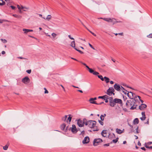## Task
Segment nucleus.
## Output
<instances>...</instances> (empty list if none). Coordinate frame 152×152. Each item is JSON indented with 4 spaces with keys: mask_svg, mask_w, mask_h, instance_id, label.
<instances>
[{
    "mask_svg": "<svg viewBox=\"0 0 152 152\" xmlns=\"http://www.w3.org/2000/svg\"><path fill=\"white\" fill-rule=\"evenodd\" d=\"M96 124V122L94 121L89 120L88 121H86L85 125L88 126L90 128H92L95 126Z\"/></svg>",
    "mask_w": 152,
    "mask_h": 152,
    "instance_id": "obj_1",
    "label": "nucleus"
},
{
    "mask_svg": "<svg viewBox=\"0 0 152 152\" xmlns=\"http://www.w3.org/2000/svg\"><path fill=\"white\" fill-rule=\"evenodd\" d=\"M132 96V99H134V100H132V101L130 103L131 105H132V107H131L130 109L132 110H134L136 108V107L134 106V105L133 104L135 103V102H136L137 96L134 94L133 93Z\"/></svg>",
    "mask_w": 152,
    "mask_h": 152,
    "instance_id": "obj_2",
    "label": "nucleus"
},
{
    "mask_svg": "<svg viewBox=\"0 0 152 152\" xmlns=\"http://www.w3.org/2000/svg\"><path fill=\"white\" fill-rule=\"evenodd\" d=\"M86 121V119H84L83 120L79 119L77 120V124L78 126L80 127H82L84 126V124H85V123Z\"/></svg>",
    "mask_w": 152,
    "mask_h": 152,
    "instance_id": "obj_3",
    "label": "nucleus"
},
{
    "mask_svg": "<svg viewBox=\"0 0 152 152\" xmlns=\"http://www.w3.org/2000/svg\"><path fill=\"white\" fill-rule=\"evenodd\" d=\"M102 140L100 138L95 139L93 142V145L94 146L97 145L100 142H102Z\"/></svg>",
    "mask_w": 152,
    "mask_h": 152,
    "instance_id": "obj_4",
    "label": "nucleus"
},
{
    "mask_svg": "<svg viewBox=\"0 0 152 152\" xmlns=\"http://www.w3.org/2000/svg\"><path fill=\"white\" fill-rule=\"evenodd\" d=\"M30 80L28 77L26 76L22 79V81L25 84H27L30 82Z\"/></svg>",
    "mask_w": 152,
    "mask_h": 152,
    "instance_id": "obj_5",
    "label": "nucleus"
},
{
    "mask_svg": "<svg viewBox=\"0 0 152 152\" xmlns=\"http://www.w3.org/2000/svg\"><path fill=\"white\" fill-rule=\"evenodd\" d=\"M69 130H71L72 132L74 134L76 133L77 132V128L75 125L74 124L72 125V127H70Z\"/></svg>",
    "mask_w": 152,
    "mask_h": 152,
    "instance_id": "obj_6",
    "label": "nucleus"
},
{
    "mask_svg": "<svg viewBox=\"0 0 152 152\" xmlns=\"http://www.w3.org/2000/svg\"><path fill=\"white\" fill-rule=\"evenodd\" d=\"M104 20L108 22H113H113L114 20H116V19L113 18H104Z\"/></svg>",
    "mask_w": 152,
    "mask_h": 152,
    "instance_id": "obj_7",
    "label": "nucleus"
},
{
    "mask_svg": "<svg viewBox=\"0 0 152 152\" xmlns=\"http://www.w3.org/2000/svg\"><path fill=\"white\" fill-rule=\"evenodd\" d=\"M114 89L116 91H121V87L120 85L117 83L115 84L114 86Z\"/></svg>",
    "mask_w": 152,
    "mask_h": 152,
    "instance_id": "obj_8",
    "label": "nucleus"
},
{
    "mask_svg": "<svg viewBox=\"0 0 152 152\" xmlns=\"http://www.w3.org/2000/svg\"><path fill=\"white\" fill-rule=\"evenodd\" d=\"M89 142V138L88 137H85L83 141H82V143L84 144H87Z\"/></svg>",
    "mask_w": 152,
    "mask_h": 152,
    "instance_id": "obj_9",
    "label": "nucleus"
},
{
    "mask_svg": "<svg viewBox=\"0 0 152 152\" xmlns=\"http://www.w3.org/2000/svg\"><path fill=\"white\" fill-rule=\"evenodd\" d=\"M21 9H22L23 11L24 12L28 11L30 9V8L29 7L23 6V5H21Z\"/></svg>",
    "mask_w": 152,
    "mask_h": 152,
    "instance_id": "obj_10",
    "label": "nucleus"
},
{
    "mask_svg": "<svg viewBox=\"0 0 152 152\" xmlns=\"http://www.w3.org/2000/svg\"><path fill=\"white\" fill-rule=\"evenodd\" d=\"M147 107V105L144 104H142L139 106V109L141 110H143L144 109Z\"/></svg>",
    "mask_w": 152,
    "mask_h": 152,
    "instance_id": "obj_11",
    "label": "nucleus"
},
{
    "mask_svg": "<svg viewBox=\"0 0 152 152\" xmlns=\"http://www.w3.org/2000/svg\"><path fill=\"white\" fill-rule=\"evenodd\" d=\"M115 102L116 103H118V104H122V101L121 99L115 98L114 99Z\"/></svg>",
    "mask_w": 152,
    "mask_h": 152,
    "instance_id": "obj_12",
    "label": "nucleus"
},
{
    "mask_svg": "<svg viewBox=\"0 0 152 152\" xmlns=\"http://www.w3.org/2000/svg\"><path fill=\"white\" fill-rule=\"evenodd\" d=\"M124 129H123V130H121L120 129L117 128L116 129V132L118 134H121L122 133L124 132Z\"/></svg>",
    "mask_w": 152,
    "mask_h": 152,
    "instance_id": "obj_13",
    "label": "nucleus"
},
{
    "mask_svg": "<svg viewBox=\"0 0 152 152\" xmlns=\"http://www.w3.org/2000/svg\"><path fill=\"white\" fill-rule=\"evenodd\" d=\"M116 104V103L115 102L114 100V99L113 100V101H111V100H110V105L111 107H114L115 104Z\"/></svg>",
    "mask_w": 152,
    "mask_h": 152,
    "instance_id": "obj_14",
    "label": "nucleus"
},
{
    "mask_svg": "<svg viewBox=\"0 0 152 152\" xmlns=\"http://www.w3.org/2000/svg\"><path fill=\"white\" fill-rule=\"evenodd\" d=\"M70 46L73 48L75 49V43L74 40L72 41L70 44Z\"/></svg>",
    "mask_w": 152,
    "mask_h": 152,
    "instance_id": "obj_15",
    "label": "nucleus"
},
{
    "mask_svg": "<svg viewBox=\"0 0 152 152\" xmlns=\"http://www.w3.org/2000/svg\"><path fill=\"white\" fill-rule=\"evenodd\" d=\"M101 135L103 137L106 136L107 132L106 130H103L101 132Z\"/></svg>",
    "mask_w": 152,
    "mask_h": 152,
    "instance_id": "obj_16",
    "label": "nucleus"
},
{
    "mask_svg": "<svg viewBox=\"0 0 152 152\" xmlns=\"http://www.w3.org/2000/svg\"><path fill=\"white\" fill-rule=\"evenodd\" d=\"M52 16L51 15H48L47 16L46 18L43 17V18L45 20H47L49 21V20L51 19Z\"/></svg>",
    "mask_w": 152,
    "mask_h": 152,
    "instance_id": "obj_17",
    "label": "nucleus"
},
{
    "mask_svg": "<svg viewBox=\"0 0 152 152\" xmlns=\"http://www.w3.org/2000/svg\"><path fill=\"white\" fill-rule=\"evenodd\" d=\"M139 120L137 118H135L133 121V124H137L139 123Z\"/></svg>",
    "mask_w": 152,
    "mask_h": 152,
    "instance_id": "obj_18",
    "label": "nucleus"
},
{
    "mask_svg": "<svg viewBox=\"0 0 152 152\" xmlns=\"http://www.w3.org/2000/svg\"><path fill=\"white\" fill-rule=\"evenodd\" d=\"M127 95L128 96V97L131 99H132V92H129L127 93Z\"/></svg>",
    "mask_w": 152,
    "mask_h": 152,
    "instance_id": "obj_19",
    "label": "nucleus"
},
{
    "mask_svg": "<svg viewBox=\"0 0 152 152\" xmlns=\"http://www.w3.org/2000/svg\"><path fill=\"white\" fill-rule=\"evenodd\" d=\"M51 35L52 36V40H55V39L57 35V34L54 33H53L51 34Z\"/></svg>",
    "mask_w": 152,
    "mask_h": 152,
    "instance_id": "obj_20",
    "label": "nucleus"
},
{
    "mask_svg": "<svg viewBox=\"0 0 152 152\" xmlns=\"http://www.w3.org/2000/svg\"><path fill=\"white\" fill-rule=\"evenodd\" d=\"M12 15L14 17L18 19H21L22 17V16L21 15H18L16 14H13Z\"/></svg>",
    "mask_w": 152,
    "mask_h": 152,
    "instance_id": "obj_21",
    "label": "nucleus"
},
{
    "mask_svg": "<svg viewBox=\"0 0 152 152\" xmlns=\"http://www.w3.org/2000/svg\"><path fill=\"white\" fill-rule=\"evenodd\" d=\"M107 95L109 96H111L112 95V94H113V95H114L115 94L114 93H113L110 91V90H108V89L107 91Z\"/></svg>",
    "mask_w": 152,
    "mask_h": 152,
    "instance_id": "obj_22",
    "label": "nucleus"
},
{
    "mask_svg": "<svg viewBox=\"0 0 152 152\" xmlns=\"http://www.w3.org/2000/svg\"><path fill=\"white\" fill-rule=\"evenodd\" d=\"M65 127L66 125L64 124H63L61 125L60 128L62 130H64Z\"/></svg>",
    "mask_w": 152,
    "mask_h": 152,
    "instance_id": "obj_23",
    "label": "nucleus"
},
{
    "mask_svg": "<svg viewBox=\"0 0 152 152\" xmlns=\"http://www.w3.org/2000/svg\"><path fill=\"white\" fill-rule=\"evenodd\" d=\"M104 79L106 83H107L110 82V79L109 78L106 77H104Z\"/></svg>",
    "mask_w": 152,
    "mask_h": 152,
    "instance_id": "obj_24",
    "label": "nucleus"
},
{
    "mask_svg": "<svg viewBox=\"0 0 152 152\" xmlns=\"http://www.w3.org/2000/svg\"><path fill=\"white\" fill-rule=\"evenodd\" d=\"M69 116L68 117L67 120V123H70V122H71V119H72V117L70 116V115H69Z\"/></svg>",
    "mask_w": 152,
    "mask_h": 152,
    "instance_id": "obj_25",
    "label": "nucleus"
},
{
    "mask_svg": "<svg viewBox=\"0 0 152 152\" xmlns=\"http://www.w3.org/2000/svg\"><path fill=\"white\" fill-rule=\"evenodd\" d=\"M5 4V2L3 0H0V5L3 6Z\"/></svg>",
    "mask_w": 152,
    "mask_h": 152,
    "instance_id": "obj_26",
    "label": "nucleus"
},
{
    "mask_svg": "<svg viewBox=\"0 0 152 152\" xmlns=\"http://www.w3.org/2000/svg\"><path fill=\"white\" fill-rule=\"evenodd\" d=\"M23 31L24 32V34H27L29 32L28 29L24 28L23 29Z\"/></svg>",
    "mask_w": 152,
    "mask_h": 152,
    "instance_id": "obj_27",
    "label": "nucleus"
},
{
    "mask_svg": "<svg viewBox=\"0 0 152 152\" xmlns=\"http://www.w3.org/2000/svg\"><path fill=\"white\" fill-rule=\"evenodd\" d=\"M106 98H107V95H105L103 96H99L98 97V98L102 99L104 100V99L105 98H106Z\"/></svg>",
    "mask_w": 152,
    "mask_h": 152,
    "instance_id": "obj_28",
    "label": "nucleus"
},
{
    "mask_svg": "<svg viewBox=\"0 0 152 152\" xmlns=\"http://www.w3.org/2000/svg\"><path fill=\"white\" fill-rule=\"evenodd\" d=\"M118 138H116L115 139L113 140L111 142V143H112L113 142L114 143H116L118 141Z\"/></svg>",
    "mask_w": 152,
    "mask_h": 152,
    "instance_id": "obj_29",
    "label": "nucleus"
},
{
    "mask_svg": "<svg viewBox=\"0 0 152 152\" xmlns=\"http://www.w3.org/2000/svg\"><path fill=\"white\" fill-rule=\"evenodd\" d=\"M108 90H110L111 92L113 93L114 92L115 90L114 88L112 87H110L109 89H108Z\"/></svg>",
    "mask_w": 152,
    "mask_h": 152,
    "instance_id": "obj_30",
    "label": "nucleus"
},
{
    "mask_svg": "<svg viewBox=\"0 0 152 152\" xmlns=\"http://www.w3.org/2000/svg\"><path fill=\"white\" fill-rule=\"evenodd\" d=\"M9 145H6L3 147V149L5 150H7L8 148Z\"/></svg>",
    "mask_w": 152,
    "mask_h": 152,
    "instance_id": "obj_31",
    "label": "nucleus"
},
{
    "mask_svg": "<svg viewBox=\"0 0 152 152\" xmlns=\"http://www.w3.org/2000/svg\"><path fill=\"white\" fill-rule=\"evenodd\" d=\"M98 78H100L103 81L104 80V78L101 75H98Z\"/></svg>",
    "mask_w": 152,
    "mask_h": 152,
    "instance_id": "obj_32",
    "label": "nucleus"
},
{
    "mask_svg": "<svg viewBox=\"0 0 152 152\" xmlns=\"http://www.w3.org/2000/svg\"><path fill=\"white\" fill-rule=\"evenodd\" d=\"M134 130L133 129V128H131L130 129V131H129V133H131L133 132H134Z\"/></svg>",
    "mask_w": 152,
    "mask_h": 152,
    "instance_id": "obj_33",
    "label": "nucleus"
},
{
    "mask_svg": "<svg viewBox=\"0 0 152 152\" xmlns=\"http://www.w3.org/2000/svg\"><path fill=\"white\" fill-rule=\"evenodd\" d=\"M1 40L2 42H3L4 43H6L7 42V40L5 39H1Z\"/></svg>",
    "mask_w": 152,
    "mask_h": 152,
    "instance_id": "obj_34",
    "label": "nucleus"
},
{
    "mask_svg": "<svg viewBox=\"0 0 152 152\" xmlns=\"http://www.w3.org/2000/svg\"><path fill=\"white\" fill-rule=\"evenodd\" d=\"M138 126H137L135 129L136 130V133L137 134L139 133L140 132V131L138 130Z\"/></svg>",
    "mask_w": 152,
    "mask_h": 152,
    "instance_id": "obj_35",
    "label": "nucleus"
},
{
    "mask_svg": "<svg viewBox=\"0 0 152 152\" xmlns=\"http://www.w3.org/2000/svg\"><path fill=\"white\" fill-rule=\"evenodd\" d=\"M88 70L90 73H92V74H93V73L94 71L92 69H91L90 68Z\"/></svg>",
    "mask_w": 152,
    "mask_h": 152,
    "instance_id": "obj_36",
    "label": "nucleus"
},
{
    "mask_svg": "<svg viewBox=\"0 0 152 152\" xmlns=\"http://www.w3.org/2000/svg\"><path fill=\"white\" fill-rule=\"evenodd\" d=\"M104 117L103 115H101L100 116V118L101 119V120L103 121L104 120Z\"/></svg>",
    "mask_w": 152,
    "mask_h": 152,
    "instance_id": "obj_37",
    "label": "nucleus"
},
{
    "mask_svg": "<svg viewBox=\"0 0 152 152\" xmlns=\"http://www.w3.org/2000/svg\"><path fill=\"white\" fill-rule=\"evenodd\" d=\"M75 49L78 52H79L81 54H83V52L82 51H81L80 50H78L77 48H75Z\"/></svg>",
    "mask_w": 152,
    "mask_h": 152,
    "instance_id": "obj_38",
    "label": "nucleus"
},
{
    "mask_svg": "<svg viewBox=\"0 0 152 152\" xmlns=\"http://www.w3.org/2000/svg\"><path fill=\"white\" fill-rule=\"evenodd\" d=\"M93 74L94 75H97L99 74V73L96 71H94Z\"/></svg>",
    "mask_w": 152,
    "mask_h": 152,
    "instance_id": "obj_39",
    "label": "nucleus"
},
{
    "mask_svg": "<svg viewBox=\"0 0 152 152\" xmlns=\"http://www.w3.org/2000/svg\"><path fill=\"white\" fill-rule=\"evenodd\" d=\"M142 117H145V118H146L145 115V112H142Z\"/></svg>",
    "mask_w": 152,
    "mask_h": 152,
    "instance_id": "obj_40",
    "label": "nucleus"
},
{
    "mask_svg": "<svg viewBox=\"0 0 152 152\" xmlns=\"http://www.w3.org/2000/svg\"><path fill=\"white\" fill-rule=\"evenodd\" d=\"M96 99H97V98L96 97H95L94 98H91L90 99L89 101H94V100H96Z\"/></svg>",
    "mask_w": 152,
    "mask_h": 152,
    "instance_id": "obj_41",
    "label": "nucleus"
},
{
    "mask_svg": "<svg viewBox=\"0 0 152 152\" xmlns=\"http://www.w3.org/2000/svg\"><path fill=\"white\" fill-rule=\"evenodd\" d=\"M44 89L45 90L44 92L45 94H48V91L45 88H44Z\"/></svg>",
    "mask_w": 152,
    "mask_h": 152,
    "instance_id": "obj_42",
    "label": "nucleus"
},
{
    "mask_svg": "<svg viewBox=\"0 0 152 152\" xmlns=\"http://www.w3.org/2000/svg\"><path fill=\"white\" fill-rule=\"evenodd\" d=\"M99 122L100 124L102 125H103L104 124L103 122L102 121V120H99Z\"/></svg>",
    "mask_w": 152,
    "mask_h": 152,
    "instance_id": "obj_43",
    "label": "nucleus"
},
{
    "mask_svg": "<svg viewBox=\"0 0 152 152\" xmlns=\"http://www.w3.org/2000/svg\"><path fill=\"white\" fill-rule=\"evenodd\" d=\"M91 103H92V104H97V103H96V101H89Z\"/></svg>",
    "mask_w": 152,
    "mask_h": 152,
    "instance_id": "obj_44",
    "label": "nucleus"
},
{
    "mask_svg": "<svg viewBox=\"0 0 152 152\" xmlns=\"http://www.w3.org/2000/svg\"><path fill=\"white\" fill-rule=\"evenodd\" d=\"M147 37L149 38H152V34H151L147 36Z\"/></svg>",
    "mask_w": 152,
    "mask_h": 152,
    "instance_id": "obj_45",
    "label": "nucleus"
},
{
    "mask_svg": "<svg viewBox=\"0 0 152 152\" xmlns=\"http://www.w3.org/2000/svg\"><path fill=\"white\" fill-rule=\"evenodd\" d=\"M120 22H121V21H116V20H114V21L113 22V24H115L117 23H120Z\"/></svg>",
    "mask_w": 152,
    "mask_h": 152,
    "instance_id": "obj_46",
    "label": "nucleus"
},
{
    "mask_svg": "<svg viewBox=\"0 0 152 152\" xmlns=\"http://www.w3.org/2000/svg\"><path fill=\"white\" fill-rule=\"evenodd\" d=\"M67 118V116L66 115L64 117L62 118V120L65 121Z\"/></svg>",
    "mask_w": 152,
    "mask_h": 152,
    "instance_id": "obj_47",
    "label": "nucleus"
},
{
    "mask_svg": "<svg viewBox=\"0 0 152 152\" xmlns=\"http://www.w3.org/2000/svg\"><path fill=\"white\" fill-rule=\"evenodd\" d=\"M106 98H105L104 99V100H105V102L106 103H107L108 102V96H107V98L106 97Z\"/></svg>",
    "mask_w": 152,
    "mask_h": 152,
    "instance_id": "obj_48",
    "label": "nucleus"
},
{
    "mask_svg": "<svg viewBox=\"0 0 152 152\" xmlns=\"http://www.w3.org/2000/svg\"><path fill=\"white\" fill-rule=\"evenodd\" d=\"M31 69H29V70H26V72H27V73H28V74H30L31 72Z\"/></svg>",
    "mask_w": 152,
    "mask_h": 152,
    "instance_id": "obj_49",
    "label": "nucleus"
},
{
    "mask_svg": "<svg viewBox=\"0 0 152 152\" xmlns=\"http://www.w3.org/2000/svg\"><path fill=\"white\" fill-rule=\"evenodd\" d=\"M108 99H109V103H110V100L111 101H113V98L112 97H110L108 98Z\"/></svg>",
    "mask_w": 152,
    "mask_h": 152,
    "instance_id": "obj_50",
    "label": "nucleus"
},
{
    "mask_svg": "<svg viewBox=\"0 0 152 152\" xmlns=\"http://www.w3.org/2000/svg\"><path fill=\"white\" fill-rule=\"evenodd\" d=\"M68 37L71 39L74 40V39L70 35H69Z\"/></svg>",
    "mask_w": 152,
    "mask_h": 152,
    "instance_id": "obj_51",
    "label": "nucleus"
},
{
    "mask_svg": "<svg viewBox=\"0 0 152 152\" xmlns=\"http://www.w3.org/2000/svg\"><path fill=\"white\" fill-rule=\"evenodd\" d=\"M140 118L142 121H144L145 120L146 118L142 117Z\"/></svg>",
    "mask_w": 152,
    "mask_h": 152,
    "instance_id": "obj_52",
    "label": "nucleus"
},
{
    "mask_svg": "<svg viewBox=\"0 0 152 152\" xmlns=\"http://www.w3.org/2000/svg\"><path fill=\"white\" fill-rule=\"evenodd\" d=\"M45 35L46 36H48L50 38L51 37V35H50L48 34V33H45Z\"/></svg>",
    "mask_w": 152,
    "mask_h": 152,
    "instance_id": "obj_53",
    "label": "nucleus"
},
{
    "mask_svg": "<svg viewBox=\"0 0 152 152\" xmlns=\"http://www.w3.org/2000/svg\"><path fill=\"white\" fill-rule=\"evenodd\" d=\"M88 45L89 46L93 49H94V48L91 45L90 43H88Z\"/></svg>",
    "mask_w": 152,
    "mask_h": 152,
    "instance_id": "obj_54",
    "label": "nucleus"
},
{
    "mask_svg": "<svg viewBox=\"0 0 152 152\" xmlns=\"http://www.w3.org/2000/svg\"><path fill=\"white\" fill-rule=\"evenodd\" d=\"M17 7L18 9H21V6L20 7L19 5H17Z\"/></svg>",
    "mask_w": 152,
    "mask_h": 152,
    "instance_id": "obj_55",
    "label": "nucleus"
},
{
    "mask_svg": "<svg viewBox=\"0 0 152 152\" xmlns=\"http://www.w3.org/2000/svg\"><path fill=\"white\" fill-rule=\"evenodd\" d=\"M10 7L12 10H15V7L13 6H11Z\"/></svg>",
    "mask_w": 152,
    "mask_h": 152,
    "instance_id": "obj_56",
    "label": "nucleus"
},
{
    "mask_svg": "<svg viewBox=\"0 0 152 152\" xmlns=\"http://www.w3.org/2000/svg\"><path fill=\"white\" fill-rule=\"evenodd\" d=\"M110 144L109 143H107V144H104L103 145V146H109Z\"/></svg>",
    "mask_w": 152,
    "mask_h": 152,
    "instance_id": "obj_57",
    "label": "nucleus"
},
{
    "mask_svg": "<svg viewBox=\"0 0 152 152\" xmlns=\"http://www.w3.org/2000/svg\"><path fill=\"white\" fill-rule=\"evenodd\" d=\"M18 58H20V59H26V58H23V57H18Z\"/></svg>",
    "mask_w": 152,
    "mask_h": 152,
    "instance_id": "obj_58",
    "label": "nucleus"
},
{
    "mask_svg": "<svg viewBox=\"0 0 152 152\" xmlns=\"http://www.w3.org/2000/svg\"><path fill=\"white\" fill-rule=\"evenodd\" d=\"M123 92H124V94H127V93H126V92H127V91L126 90H124V91H123Z\"/></svg>",
    "mask_w": 152,
    "mask_h": 152,
    "instance_id": "obj_59",
    "label": "nucleus"
},
{
    "mask_svg": "<svg viewBox=\"0 0 152 152\" xmlns=\"http://www.w3.org/2000/svg\"><path fill=\"white\" fill-rule=\"evenodd\" d=\"M121 90H122L123 91L124 90H125L124 88L123 87H122L121 86Z\"/></svg>",
    "mask_w": 152,
    "mask_h": 152,
    "instance_id": "obj_60",
    "label": "nucleus"
},
{
    "mask_svg": "<svg viewBox=\"0 0 152 152\" xmlns=\"http://www.w3.org/2000/svg\"><path fill=\"white\" fill-rule=\"evenodd\" d=\"M86 28L91 34L92 33V32L90 31L87 27H86Z\"/></svg>",
    "mask_w": 152,
    "mask_h": 152,
    "instance_id": "obj_61",
    "label": "nucleus"
},
{
    "mask_svg": "<svg viewBox=\"0 0 152 152\" xmlns=\"http://www.w3.org/2000/svg\"><path fill=\"white\" fill-rule=\"evenodd\" d=\"M80 63H81L82 64H83L85 66L87 65L86 64L83 63L81 61H79Z\"/></svg>",
    "mask_w": 152,
    "mask_h": 152,
    "instance_id": "obj_62",
    "label": "nucleus"
},
{
    "mask_svg": "<svg viewBox=\"0 0 152 152\" xmlns=\"http://www.w3.org/2000/svg\"><path fill=\"white\" fill-rule=\"evenodd\" d=\"M149 118H148L147 120V122L145 123V124H148L149 123Z\"/></svg>",
    "mask_w": 152,
    "mask_h": 152,
    "instance_id": "obj_63",
    "label": "nucleus"
},
{
    "mask_svg": "<svg viewBox=\"0 0 152 152\" xmlns=\"http://www.w3.org/2000/svg\"><path fill=\"white\" fill-rule=\"evenodd\" d=\"M141 149H142V150H143L144 151H145L146 149L144 147H141Z\"/></svg>",
    "mask_w": 152,
    "mask_h": 152,
    "instance_id": "obj_64",
    "label": "nucleus"
}]
</instances>
